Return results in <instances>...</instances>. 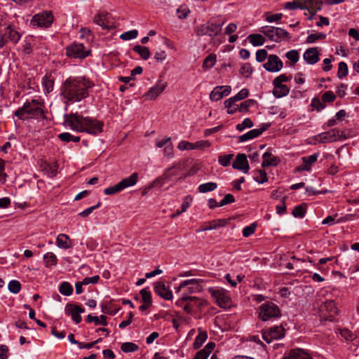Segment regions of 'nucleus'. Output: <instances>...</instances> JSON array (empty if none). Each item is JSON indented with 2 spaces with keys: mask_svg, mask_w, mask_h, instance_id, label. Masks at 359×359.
Here are the masks:
<instances>
[{
  "mask_svg": "<svg viewBox=\"0 0 359 359\" xmlns=\"http://www.w3.org/2000/svg\"><path fill=\"white\" fill-rule=\"evenodd\" d=\"M93 86L94 84L85 77H69L62 84L60 95L66 104L79 102L89 96L88 89Z\"/></svg>",
  "mask_w": 359,
  "mask_h": 359,
  "instance_id": "f257e3e1",
  "label": "nucleus"
},
{
  "mask_svg": "<svg viewBox=\"0 0 359 359\" xmlns=\"http://www.w3.org/2000/svg\"><path fill=\"white\" fill-rule=\"evenodd\" d=\"M65 123L79 133H87L97 135L102 132L103 123L88 116L83 117L78 113L65 115Z\"/></svg>",
  "mask_w": 359,
  "mask_h": 359,
  "instance_id": "f03ea898",
  "label": "nucleus"
},
{
  "mask_svg": "<svg viewBox=\"0 0 359 359\" xmlns=\"http://www.w3.org/2000/svg\"><path fill=\"white\" fill-rule=\"evenodd\" d=\"M43 104L37 100L32 99L31 101H27L23 106L15 111V116L20 120H25V114L29 115L30 118L45 119V111L43 110ZM28 117H26L27 118Z\"/></svg>",
  "mask_w": 359,
  "mask_h": 359,
  "instance_id": "7ed1b4c3",
  "label": "nucleus"
},
{
  "mask_svg": "<svg viewBox=\"0 0 359 359\" xmlns=\"http://www.w3.org/2000/svg\"><path fill=\"white\" fill-rule=\"evenodd\" d=\"M206 303V301L203 299L189 296L187 294H182L181 298L176 302L177 306L182 308L187 313L197 312Z\"/></svg>",
  "mask_w": 359,
  "mask_h": 359,
  "instance_id": "20e7f679",
  "label": "nucleus"
},
{
  "mask_svg": "<svg viewBox=\"0 0 359 359\" xmlns=\"http://www.w3.org/2000/svg\"><path fill=\"white\" fill-rule=\"evenodd\" d=\"M259 32L264 34L269 39L276 43L280 42L285 39H290V34L280 27L264 26L260 28Z\"/></svg>",
  "mask_w": 359,
  "mask_h": 359,
  "instance_id": "39448f33",
  "label": "nucleus"
},
{
  "mask_svg": "<svg viewBox=\"0 0 359 359\" xmlns=\"http://www.w3.org/2000/svg\"><path fill=\"white\" fill-rule=\"evenodd\" d=\"M280 315L279 307L272 302H266L259 308V318L263 321L278 318Z\"/></svg>",
  "mask_w": 359,
  "mask_h": 359,
  "instance_id": "423d86ee",
  "label": "nucleus"
},
{
  "mask_svg": "<svg viewBox=\"0 0 359 359\" xmlns=\"http://www.w3.org/2000/svg\"><path fill=\"white\" fill-rule=\"evenodd\" d=\"M348 137L349 135H346L343 130L334 128L330 131L318 134L315 139L320 143H327L346 140Z\"/></svg>",
  "mask_w": 359,
  "mask_h": 359,
  "instance_id": "0eeeda50",
  "label": "nucleus"
},
{
  "mask_svg": "<svg viewBox=\"0 0 359 359\" xmlns=\"http://www.w3.org/2000/svg\"><path fill=\"white\" fill-rule=\"evenodd\" d=\"M21 35L11 25L0 31V48H3L8 41L17 44L20 41Z\"/></svg>",
  "mask_w": 359,
  "mask_h": 359,
  "instance_id": "6e6552de",
  "label": "nucleus"
},
{
  "mask_svg": "<svg viewBox=\"0 0 359 359\" xmlns=\"http://www.w3.org/2000/svg\"><path fill=\"white\" fill-rule=\"evenodd\" d=\"M208 292L219 307L226 309L231 306V298L223 288L211 287Z\"/></svg>",
  "mask_w": 359,
  "mask_h": 359,
  "instance_id": "1a4fd4ad",
  "label": "nucleus"
},
{
  "mask_svg": "<svg viewBox=\"0 0 359 359\" xmlns=\"http://www.w3.org/2000/svg\"><path fill=\"white\" fill-rule=\"evenodd\" d=\"M223 25L224 22L222 23H217L216 22H208L204 25L198 26L196 28V33L199 36L205 35L215 36L220 33Z\"/></svg>",
  "mask_w": 359,
  "mask_h": 359,
  "instance_id": "9d476101",
  "label": "nucleus"
},
{
  "mask_svg": "<svg viewBox=\"0 0 359 359\" xmlns=\"http://www.w3.org/2000/svg\"><path fill=\"white\" fill-rule=\"evenodd\" d=\"M53 22V15L50 11H45L34 15L31 20L34 27H49Z\"/></svg>",
  "mask_w": 359,
  "mask_h": 359,
  "instance_id": "9b49d317",
  "label": "nucleus"
},
{
  "mask_svg": "<svg viewBox=\"0 0 359 359\" xmlns=\"http://www.w3.org/2000/svg\"><path fill=\"white\" fill-rule=\"evenodd\" d=\"M89 53L90 51L86 50L82 43H74L66 48V55L69 57L83 59L86 57Z\"/></svg>",
  "mask_w": 359,
  "mask_h": 359,
  "instance_id": "f8f14e48",
  "label": "nucleus"
},
{
  "mask_svg": "<svg viewBox=\"0 0 359 359\" xmlns=\"http://www.w3.org/2000/svg\"><path fill=\"white\" fill-rule=\"evenodd\" d=\"M93 22L101 26L104 29L109 30L115 27L111 15L107 12H102L96 15L94 17Z\"/></svg>",
  "mask_w": 359,
  "mask_h": 359,
  "instance_id": "ddd939ff",
  "label": "nucleus"
},
{
  "mask_svg": "<svg viewBox=\"0 0 359 359\" xmlns=\"http://www.w3.org/2000/svg\"><path fill=\"white\" fill-rule=\"evenodd\" d=\"M184 290L182 294H189L200 291L198 280L196 279H189L182 281L176 290V292Z\"/></svg>",
  "mask_w": 359,
  "mask_h": 359,
  "instance_id": "4468645a",
  "label": "nucleus"
},
{
  "mask_svg": "<svg viewBox=\"0 0 359 359\" xmlns=\"http://www.w3.org/2000/svg\"><path fill=\"white\" fill-rule=\"evenodd\" d=\"M263 67L268 72H277L283 69V63L276 55H269Z\"/></svg>",
  "mask_w": 359,
  "mask_h": 359,
  "instance_id": "2eb2a0df",
  "label": "nucleus"
},
{
  "mask_svg": "<svg viewBox=\"0 0 359 359\" xmlns=\"http://www.w3.org/2000/svg\"><path fill=\"white\" fill-rule=\"evenodd\" d=\"M284 335L285 330L282 326H273L263 333V339L267 343H270L271 340L281 339Z\"/></svg>",
  "mask_w": 359,
  "mask_h": 359,
  "instance_id": "dca6fc26",
  "label": "nucleus"
},
{
  "mask_svg": "<svg viewBox=\"0 0 359 359\" xmlns=\"http://www.w3.org/2000/svg\"><path fill=\"white\" fill-rule=\"evenodd\" d=\"M167 87V83L158 81L156 84L150 88L149 90L143 95L146 100H153L158 97Z\"/></svg>",
  "mask_w": 359,
  "mask_h": 359,
  "instance_id": "f3484780",
  "label": "nucleus"
},
{
  "mask_svg": "<svg viewBox=\"0 0 359 359\" xmlns=\"http://www.w3.org/2000/svg\"><path fill=\"white\" fill-rule=\"evenodd\" d=\"M65 311L66 315L70 316L72 319L78 324L82 320L80 313H83L84 309L79 306L68 303L65 306Z\"/></svg>",
  "mask_w": 359,
  "mask_h": 359,
  "instance_id": "a211bd4d",
  "label": "nucleus"
},
{
  "mask_svg": "<svg viewBox=\"0 0 359 359\" xmlns=\"http://www.w3.org/2000/svg\"><path fill=\"white\" fill-rule=\"evenodd\" d=\"M231 88L229 86H219L215 87L210 94V99L212 101H219L223 97L228 96L231 93Z\"/></svg>",
  "mask_w": 359,
  "mask_h": 359,
  "instance_id": "6ab92c4d",
  "label": "nucleus"
},
{
  "mask_svg": "<svg viewBox=\"0 0 359 359\" xmlns=\"http://www.w3.org/2000/svg\"><path fill=\"white\" fill-rule=\"evenodd\" d=\"M319 156V153H315L309 156H304L302 158V164L299 165L297 168V170L299 172L301 171H307L309 172L311 169V166L314 163L317 161V159Z\"/></svg>",
  "mask_w": 359,
  "mask_h": 359,
  "instance_id": "aec40b11",
  "label": "nucleus"
},
{
  "mask_svg": "<svg viewBox=\"0 0 359 359\" xmlns=\"http://www.w3.org/2000/svg\"><path fill=\"white\" fill-rule=\"evenodd\" d=\"M234 169L242 170L247 173L249 170V164L247 160V156L245 154H238L232 164Z\"/></svg>",
  "mask_w": 359,
  "mask_h": 359,
  "instance_id": "412c9836",
  "label": "nucleus"
},
{
  "mask_svg": "<svg viewBox=\"0 0 359 359\" xmlns=\"http://www.w3.org/2000/svg\"><path fill=\"white\" fill-rule=\"evenodd\" d=\"M269 124L264 123L260 128L253 129L238 137L240 142H245L259 137L264 131L268 129Z\"/></svg>",
  "mask_w": 359,
  "mask_h": 359,
  "instance_id": "4be33fe9",
  "label": "nucleus"
},
{
  "mask_svg": "<svg viewBox=\"0 0 359 359\" xmlns=\"http://www.w3.org/2000/svg\"><path fill=\"white\" fill-rule=\"evenodd\" d=\"M154 292L165 300H170L172 298V292L168 290L162 282H156L155 283Z\"/></svg>",
  "mask_w": 359,
  "mask_h": 359,
  "instance_id": "5701e85b",
  "label": "nucleus"
},
{
  "mask_svg": "<svg viewBox=\"0 0 359 359\" xmlns=\"http://www.w3.org/2000/svg\"><path fill=\"white\" fill-rule=\"evenodd\" d=\"M304 59L309 65H314L319 60L318 48H309L304 53Z\"/></svg>",
  "mask_w": 359,
  "mask_h": 359,
  "instance_id": "b1692460",
  "label": "nucleus"
},
{
  "mask_svg": "<svg viewBox=\"0 0 359 359\" xmlns=\"http://www.w3.org/2000/svg\"><path fill=\"white\" fill-rule=\"evenodd\" d=\"M262 158L263 161L262 163V166L263 168L269 166H276L280 161L278 157L273 156L269 151H266L263 154Z\"/></svg>",
  "mask_w": 359,
  "mask_h": 359,
  "instance_id": "393cba45",
  "label": "nucleus"
},
{
  "mask_svg": "<svg viewBox=\"0 0 359 359\" xmlns=\"http://www.w3.org/2000/svg\"><path fill=\"white\" fill-rule=\"evenodd\" d=\"M36 45L35 38L32 35L25 37L22 43V50L25 55H29L33 51V47Z\"/></svg>",
  "mask_w": 359,
  "mask_h": 359,
  "instance_id": "a878e982",
  "label": "nucleus"
},
{
  "mask_svg": "<svg viewBox=\"0 0 359 359\" xmlns=\"http://www.w3.org/2000/svg\"><path fill=\"white\" fill-rule=\"evenodd\" d=\"M56 245L59 248L67 250L72 247V243L69 236L65 233H60L56 238Z\"/></svg>",
  "mask_w": 359,
  "mask_h": 359,
  "instance_id": "bb28decb",
  "label": "nucleus"
},
{
  "mask_svg": "<svg viewBox=\"0 0 359 359\" xmlns=\"http://www.w3.org/2000/svg\"><path fill=\"white\" fill-rule=\"evenodd\" d=\"M138 180V173L133 172L129 177L121 180L118 184L122 190L136 184Z\"/></svg>",
  "mask_w": 359,
  "mask_h": 359,
  "instance_id": "cd10ccee",
  "label": "nucleus"
},
{
  "mask_svg": "<svg viewBox=\"0 0 359 359\" xmlns=\"http://www.w3.org/2000/svg\"><path fill=\"white\" fill-rule=\"evenodd\" d=\"M283 359H313L308 353L302 349L291 350Z\"/></svg>",
  "mask_w": 359,
  "mask_h": 359,
  "instance_id": "c85d7f7f",
  "label": "nucleus"
},
{
  "mask_svg": "<svg viewBox=\"0 0 359 359\" xmlns=\"http://www.w3.org/2000/svg\"><path fill=\"white\" fill-rule=\"evenodd\" d=\"M215 347L214 342H209L206 346L199 351L194 357V359H207Z\"/></svg>",
  "mask_w": 359,
  "mask_h": 359,
  "instance_id": "c756f323",
  "label": "nucleus"
},
{
  "mask_svg": "<svg viewBox=\"0 0 359 359\" xmlns=\"http://www.w3.org/2000/svg\"><path fill=\"white\" fill-rule=\"evenodd\" d=\"M321 311H327L330 313V317H334L336 314H337V308L336 306V304L334 301L330 300L326 301L321 305L320 308Z\"/></svg>",
  "mask_w": 359,
  "mask_h": 359,
  "instance_id": "7c9ffc66",
  "label": "nucleus"
},
{
  "mask_svg": "<svg viewBox=\"0 0 359 359\" xmlns=\"http://www.w3.org/2000/svg\"><path fill=\"white\" fill-rule=\"evenodd\" d=\"M274 88L273 94L276 97L280 98L288 95L290 92L289 88L285 84H273Z\"/></svg>",
  "mask_w": 359,
  "mask_h": 359,
  "instance_id": "2f4dec72",
  "label": "nucleus"
},
{
  "mask_svg": "<svg viewBox=\"0 0 359 359\" xmlns=\"http://www.w3.org/2000/svg\"><path fill=\"white\" fill-rule=\"evenodd\" d=\"M228 224V221L226 219H215L210 221L207 223L205 226L203 228L202 231H209L212 229H216L219 227H222L226 226Z\"/></svg>",
  "mask_w": 359,
  "mask_h": 359,
  "instance_id": "473e14b6",
  "label": "nucleus"
},
{
  "mask_svg": "<svg viewBox=\"0 0 359 359\" xmlns=\"http://www.w3.org/2000/svg\"><path fill=\"white\" fill-rule=\"evenodd\" d=\"M198 334L196 337L193 344L195 349L199 348L208 338V334L206 331L203 330L201 328H198Z\"/></svg>",
  "mask_w": 359,
  "mask_h": 359,
  "instance_id": "72a5a7b5",
  "label": "nucleus"
},
{
  "mask_svg": "<svg viewBox=\"0 0 359 359\" xmlns=\"http://www.w3.org/2000/svg\"><path fill=\"white\" fill-rule=\"evenodd\" d=\"M54 78L51 74H47L43 79V86L44 87V90L49 93L53 90L54 86Z\"/></svg>",
  "mask_w": 359,
  "mask_h": 359,
  "instance_id": "f704fd0d",
  "label": "nucleus"
},
{
  "mask_svg": "<svg viewBox=\"0 0 359 359\" xmlns=\"http://www.w3.org/2000/svg\"><path fill=\"white\" fill-rule=\"evenodd\" d=\"M250 43L254 46H259L264 44L265 39L259 34H252L248 36Z\"/></svg>",
  "mask_w": 359,
  "mask_h": 359,
  "instance_id": "c9c22d12",
  "label": "nucleus"
},
{
  "mask_svg": "<svg viewBox=\"0 0 359 359\" xmlns=\"http://www.w3.org/2000/svg\"><path fill=\"white\" fill-rule=\"evenodd\" d=\"M43 259H44L45 266L46 267H50L52 266H55L57 263V258L56 255L51 252H47L46 254H45L43 255Z\"/></svg>",
  "mask_w": 359,
  "mask_h": 359,
  "instance_id": "e433bc0d",
  "label": "nucleus"
},
{
  "mask_svg": "<svg viewBox=\"0 0 359 359\" xmlns=\"http://www.w3.org/2000/svg\"><path fill=\"white\" fill-rule=\"evenodd\" d=\"M133 49L135 53H138L143 60H147L150 57V51L146 46L135 45Z\"/></svg>",
  "mask_w": 359,
  "mask_h": 359,
  "instance_id": "4c0bfd02",
  "label": "nucleus"
},
{
  "mask_svg": "<svg viewBox=\"0 0 359 359\" xmlns=\"http://www.w3.org/2000/svg\"><path fill=\"white\" fill-rule=\"evenodd\" d=\"M253 178L259 184H263L268 180L267 174L264 170H257L255 171Z\"/></svg>",
  "mask_w": 359,
  "mask_h": 359,
  "instance_id": "58836bf2",
  "label": "nucleus"
},
{
  "mask_svg": "<svg viewBox=\"0 0 359 359\" xmlns=\"http://www.w3.org/2000/svg\"><path fill=\"white\" fill-rule=\"evenodd\" d=\"M216 60H217V57H216L215 54L211 53V54L208 55L203 60V69H210V68L212 67L216 62Z\"/></svg>",
  "mask_w": 359,
  "mask_h": 359,
  "instance_id": "ea45409f",
  "label": "nucleus"
},
{
  "mask_svg": "<svg viewBox=\"0 0 359 359\" xmlns=\"http://www.w3.org/2000/svg\"><path fill=\"white\" fill-rule=\"evenodd\" d=\"M59 291L65 296H69L73 292V287L68 282H63L59 287Z\"/></svg>",
  "mask_w": 359,
  "mask_h": 359,
  "instance_id": "a19ab883",
  "label": "nucleus"
},
{
  "mask_svg": "<svg viewBox=\"0 0 359 359\" xmlns=\"http://www.w3.org/2000/svg\"><path fill=\"white\" fill-rule=\"evenodd\" d=\"M217 187V184L215 182H208L204 183L198 187V191L201 193H206L208 191H212L216 189Z\"/></svg>",
  "mask_w": 359,
  "mask_h": 359,
  "instance_id": "79ce46f5",
  "label": "nucleus"
},
{
  "mask_svg": "<svg viewBox=\"0 0 359 359\" xmlns=\"http://www.w3.org/2000/svg\"><path fill=\"white\" fill-rule=\"evenodd\" d=\"M249 95V91L247 88H243L236 95L228 99L229 102L235 101L236 102L246 98Z\"/></svg>",
  "mask_w": 359,
  "mask_h": 359,
  "instance_id": "37998d69",
  "label": "nucleus"
},
{
  "mask_svg": "<svg viewBox=\"0 0 359 359\" xmlns=\"http://www.w3.org/2000/svg\"><path fill=\"white\" fill-rule=\"evenodd\" d=\"M58 138L60 140H62L63 142H69L70 141H72L74 142H79L80 141V137H79V136H73L72 135H71L69 133H60L58 135Z\"/></svg>",
  "mask_w": 359,
  "mask_h": 359,
  "instance_id": "c03bdc74",
  "label": "nucleus"
},
{
  "mask_svg": "<svg viewBox=\"0 0 359 359\" xmlns=\"http://www.w3.org/2000/svg\"><path fill=\"white\" fill-rule=\"evenodd\" d=\"M142 301L147 304H152L151 294L148 287L143 288L140 290Z\"/></svg>",
  "mask_w": 359,
  "mask_h": 359,
  "instance_id": "a18cd8bd",
  "label": "nucleus"
},
{
  "mask_svg": "<svg viewBox=\"0 0 359 359\" xmlns=\"http://www.w3.org/2000/svg\"><path fill=\"white\" fill-rule=\"evenodd\" d=\"M306 206L303 204L295 206L292 212L294 217L303 218L306 214Z\"/></svg>",
  "mask_w": 359,
  "mask_h": 359,
  "instance_id": "49530a36",
  "label": "nucleus"
},
{
  "mask_svg": "<svg viewBox=\"0 0 359 359\" xmlns=\"http://www.w3.org/2000/svg\"><path fill=\"white\" fill-rule=\"evenodd\" d=\"M139 346L132 342H125L121 345V349L124 353L135 352L137 351Z\"/></svg>",
  "mask_w": 359,
  "mask_h": 359,
  "instance_id": "de8ad7c7",
  "label": "nucleus"
},
{
  "mask_svg": "<svg viewBox=\"0 0 359 359\" xmlns=\"http://www.w3.org/2000/svg\"><path fill=\"white\" fill-rule=\"evenodd\" d=\"M256 104V101L252 99L247 100L243 102L238 107V111L240 112H246L248 111L250 107L254 106Z\"/></svg>",
  "mask_w": 359,
  "mask_h": 359,
  "instance_id": "09e8293b",
  "label": "nucleus"
},
{
  "mask_svg": "<svg viewBox=\"0 0 359 359\" xmlns=\"http://www.w3.org/2000/svg\"><path fill=\"white\" fill-rule=\"evenodd\" d=\"M101 307H102V311L103 313L109 314V315H111V316L116 315L120 309L119 307L114 308L113 306H111L110 304H105V305L102 304Z\"/></svg>",
  "mask_w": 359,
  "mask_h": 359,
  "instance_id": "8fccbe9b",
  "label": "nucleus"
},
{
  "mask_svg": "<svg viewBox=\"0 0 359 359\" xmlns=\"http://www.w3.org/2000/svg\"><path fill=\"white\" fill-rule=\"evenodd\" d=\"M8 287L11 292L17 294L21 290V284L18 280H13L9 282Z\"/></svg>",
  "mask_w": 359,
  "mask_h": 359,
  "instance_id": "3c124183",
  "label": "nucleus"
},
{
  "mask_svg": "<svg viewBox=\"0 0 359 359\" xmlns=\"http://www.w3.org/2000/svg\"><path fill=\"white\" fill-rule=\"evenodd\" d=\"M138 35L136 29L130 30L121 34L120 38L124 41H128L135 39Z\"/></svg>",
  "mask_w": 359,
  "mask_h": 359,
  "instance_id": "603ef678",
  "label": "nucleus"
},
{
  "mask_svg": "<svg viewBox=\"0 0 359 359\" xmlns=\"http://www.w3.org/2000/svg\"><path fill=\"white\" fill-rule=\"evenodd\" d=\"M326 37V34L323 33H314L311 34L307 36L306 42L308 43H313L318 39H324Z\"/></svg>",
  "mask_w": 359,
  "mask_h": 359,
  "instance_id": "864d4df0",
  "label": "nucleus"
},
{
  "mask_svg": "<svg viewBox=\"0 0 359 359\" xmlns=\"http://www.w3.org/2000/svg\"><path fill=\"white\" fill-rule=\"evenodd\" d=\"M235 101H232L229 102H228V100L224 101V106L226 108H227V113L229 114H234L237 110H238L239 106L235 104Z\"/></svg>",
  "mask_w": 359,
  "mask_h": 359,
  "instance_id": "5fc2aeb1",
  "label": "nucleus"
},
{
  "mask_svg": "<svg viewBox=\"0 0 359 359\" xmlns=\"http://www.w3.org/2000/svg\"><path fill=\"white\" fill-rule=\"evenodd\" d=\"M348 74V66L344 62H340L338 67L337 76L339 79L346 76Z\"/></svg>",
  "mask_w": 359,
  "mask_h": 359,
  "instance_id": "6e6d98bb",
  "label": "nucleus"
},
{
  "mask_svg": "<svg viewBox=\"0 0 359 359\" xmlns=\"http://www.w3.org/2000/svg\"><path fill=\"white\" fill-rule=\"evenodd\" d=\"M253 69L250 63H245L240 69V73L245 77H249L252 73Z\"/></svg>",
  "mask_w": 359,
  "mask_h": 359,
  "instance_id": "4d7b16f0",
  "label": "nucleus"
},
{
  "mask_svg": "<svg viewBox=\"0 0 359 359\" xmlns=\"http://www.w3.org/2000/svg\"><path fill=\"white\" fill-rule=\"evenodd\" d=\"M285 57L290 60L292 64H294L299 60V55L297 50H292L286 53Z\"/></svg>",
  "mask_w": 359,
  "mask_h": 359,
  "instance_id": "13d9d810",
  "label": "nucleus"
},
{
  "mask_svg": "<svg viewBox=\"0 0 359 359\" xmlns=\"http://www.w3.org/2000/svg\"><path fill=\"white\" fill-rule=\"evenodd\" d=\"M313 5L310 4L309 7L306 8L311 13H316L318 11H320L323 6V1L320 0H313L312 2Z\"/></svg>",
  "mask_w": 359,
  "mask_h": 359,
  "instance_id": "bf43d9fd",
  "label": "nucleus"
},
{
  "mask_svg": "<svg viewBox=\"0 0 359 359\" xmlns=\"http://www.w3.org/2000/svg\"><path fill=\"white\" fill-rule=\"evenodd\" d=\"M253 126V123L250 118H245L241 123H238L236 126V129L238 131H243L245 128H252Z\"/></svg>",
  "mask_w": 359,
  "mask_h": 359,
  "instance_id": "052dcab7",
  "label": "nucleus"
},
{
  "mask_svg": "<svg viewBox=\"0 0 359 359\" xmlns=\"http://www.w3.org/2000/svg\"><path fill=\"white\" fill-rule=\"evenodd\" d=\"M122 189L119 185V184H116L112 187H107L104 190V193L106 194V195H112V194H116V193H118L120 191H121Z\"/></svg>",
  "mask_w": 359,
  "mask_h": 359,
  "instance_id": "680f3d73",
  "label": "nucleus"
},
{
  "mask_svg": "<svg viewBox=\"0 0 359 359\" xmlns=\"http://www.w3.org/2000/svg\"><path fill=\"white\" fill-rule=\"evenodd\" d=\"M257 224L255 223L251 224L250 226L244 227L243 229V236L244 237H248L255 233Z\"/></svg>",
  "mask_w": 359,
  "mask_h": 359,
  "instance_id": "e2e57ef3",
  "label": "nucleus"
},
{
  "mask_svg": "<svg viewBox=\"0 0 359 359\" xmlns=\"http://www.w3.org/2000/svg\"><path fill=\"white\" fill-rule=\"evenodd\" d=\"M232 157H233V154L219 156L218 158V161L220 163V165L226 167L229 165Z\"/></svg>",
  "mask_w": 359,
  "mask_h": 359,
  "instance_id": "0e129e2a",
  "label": "nucleus"
},
{
  "mask_svg": "<svg viewBox=\"0 0 359 359\" xmlns=\"http://www.w3.org/2000/svg\"><path fill=\"white\" fill-rule=\"evenodd\" d=\"M189 13V8L186 6H181L177 10V16L180 19H184Z\"/></svg>",
  "mask_w": 359,
  "mask_h": 359,
  "instance_id": "69168bd1",
  "label": "nucleus"
},
{
  "mask_svg": "<svg viewBox=\"0 0 359 359\" xmlns=\"http://www.w3.org/2000/svg\"><path fill=\"white\" fill-rule=\"evenodd\" d=\"M321 98L325 103L332 102L336 99V96L332 91L329 90L323 93Z\"/></svg>",
  "mask_w": 359,
  "mask_h": 359,
  "instance_id": "338daca9",
  "label": "nucleus"
},
{
  "mask_svg": "<svg viewBox=\"0 0 359 359\" xmlns=\"http://www.w3.org/2000/svg\"><path fill=\"white\" fill-rule=\"evenodd\" d=\"M268 59L267 51L265 49H260L256 52V60L259 62Z\"/></svg>",
  "mask_w": 359,
  "mask_h": 359,
  "instance_id": "774afa93",
  "label": "nucleus"
}]
</instances>
